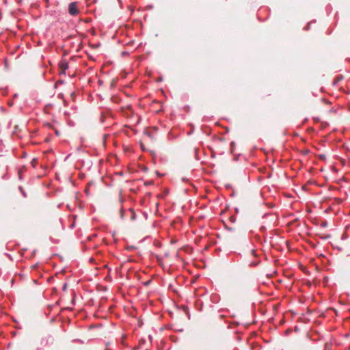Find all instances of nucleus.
Masks as SVG:
<instances>
[{
  "label": "nucleus",
  "instance_id": "nucleus-11",
  "mask_svg": "<svg viewBox=\"0 0 350 350\" xmlns=\"http://www.w3.org/2000/svg\"><path fill=\"white\" fill-rule=\"evenodd\" d=\"M256 265V263H254V262H252V263H251V264H250V265H251V266H255Z\"/></svg>",
  "mask_w": 350,
  "mask_h": 350
},
{
  "label": "nucleus",
  "instance_id": "nucleus-7",
  "mask_svg": "<svg viewBox=\"0 0 350 350\" xmlns=\"http://www.w3.org/2000/svg\"><path fill=\"white\" fill-rule=\"evenodd\" d=\"M120 217L122 219L124 218V211L122 209L120 210Z\"/></svg>",
  "mask_w": 350,
  "mask_h": 350
},
{
  "label": "nucleus",
  "instance_id": "nucleus-3",
  "mask_svg": "<svg viewBox=\"0 0 350 350\" xmlns=\"http://www.w3.org/2000/svg\"><path fill=\"white\" fill-rule=\"evenodd\" d=\"M18 189H19V191H21V195H22L24 198H27V195L26 192L25 191V190L23 189V188L21 186H19V187H18Z\"/></svg>",
  "mask_w": 350,
  "mask_h": 350
},
{
  "label": "nucleus",
  "instance_id": "nucleus-8",
  "mask_svg": "<svg viewBox=\"0 0 350 350\" xmlns=\"http://www.w3.org/2000/svg\"><path fill=\"white\" fill-rule=\"evenodd\" d=\"M230 146H231V148H232H232L235 146V143H234V142H232L230 143Z\"/></svg>",
  "mask_w": 350,
  "mask_h": 350
},
{
  "label": "nucleus",
  "instance_id": "nucleus-5",
  "mask_svg": "<svg viewBox=\"0 0 350 350\" xmlns=\"http://www.w3.org/2000/svg\"><path fill=\"white\" fill-rule=\"evenodd\" d=\"M311 23L312 22L308 23V25L306 26V27H304L305 30H308L310 29V25Z\"/></svg>",
  "mask_w": 350,
  "mask_h": 350
},
{
  "label": "nucleus",
  "instance_id": "nucleus-13",
  "mask_svg": "<svg viewBox=\"0 0 350 350\" xmlns=\"http://www.w3.org/2000/svg\"><path fill=\"white\" fill-rule=\"evenodd\" d=\"M152 7H153V6H152V5L148 6V8H149L150 9H152Z\"/></svg>",
  "mask_w": 350,
  "mask_h": 350
},
{
  "label": "nucleus",
  "instance_id": "nucleus-14",
  "mask_svg": "<svg viewBox=\"0 0 350 350\" xmlns=\"http://www.w3.org/2000/svg\"><path fill=\"white\" fill-rule=\"evenodd\" d=\"M325 155H321V158H325Z\"/></svg>",
  "mask_w": 350,
  "mask_h": 350
},
{
  "label": "nucleus",
  "instance_id": "nucleus-2",
  "mask_svg": "<svg viewBox=\"0 0 350 350\" xmlns=\"http://www.w3.org/2000/svg\"><path fill=\"white\" fill-rule=\"evenodd\" d=\"M59 67L64 72L66 70H67L68 68V64L67 62H65V61L64 62H61L59 63Z\"/></svg>",
  "mask_w": 350,
  "mask_h": 350
},
{
  "label": "nucleus",
  "instance_id": "nucleus-1",
  "mask_svg": "<svg viewBox=\"0 0 350 350\" xmlns=\"http://www.w3.org/2000/svg\"><path fill=\"white\" fill-rule=\"evenodd\" d=\"M68 12L72 16H75L78 13L77 6V3L75 2H71L69 4Z\"/></svg>",
  "mask_w": 350,
  "mask_h": 350
},
{
  "label": "nucleus",
  "instance_id": "nucleus-12",
  "mask_svg": "<svg viewBox=\"0 0 350 350\" xmlns=\"http://www.w3.org/2000/svg\"><path fill=\"white\" fill-rule=\"evenodd\" d=\"M8 105H9L10 106H11V105H12V102H9V103H8Z\"/></svg>",
  "mask_w": 350,
  "mask_h": 350
},
{
  "label": "nucleus",
  "instance_id": "nucleus-10",
  "mask_svg": "<svg viewBox=\"0 0 350 350\" xmlns=\"http://www.w3.org/2000/svg\"><path fill=\"white\" fill-rule=\"evenodd\" d=\"M62 290H63V291H66V284H64L63 288H62Z\"/></svg>",
  "mask_w": 350,
  "mask_h": 350
},
{
  "label": "nucleus",
  "instance_id": "nucleus-4",
  "mask_svg": "<svg viewBox=\"0 0 350 350\" xmlns=\"http://www.w3.org/2000/svg\"><path fill=\"white\" fill-rule=\"evenodd\" d=\"M130 211H131V213H132L131 219H132V220L135 219L136 215H135V212L133 211V209H130Z\"/></svg>",
  "mask_w": 350,
  "mask_h": 350
},
{
  "label": "nucleus",
  "instance_id": "nucleus-9",
  "mask_svg": "<svg viewBox=\"0 0 350 350\" xmlns=\"http://www.w3.org/2000/svg\"><path fill=\"white\" fill-rule=\"evenodd\" d=\"M4 64H5V68L6 69H8V62H7V61H6V60H5Z\"/></svg>",
  "mask_w": 350,
  "mask_h": 350
},
{
  "label": "nucleus",
  "instance_id": "nucleus-6",
  "mask_svg": "<svg viewBox=\"0 0 350 350\" xmlns=\"http://www.w3.org/2000/svg\"><path fill=\"white\" fill-rule=\"evenodd\" d=\"M342 79V77H339V76H338V77H337L336 80V82H335L334 83H338V81H340V79Z\"/></svg>",
  "mask_w": 350,
  "mask_h": 350
}]
</instances>
